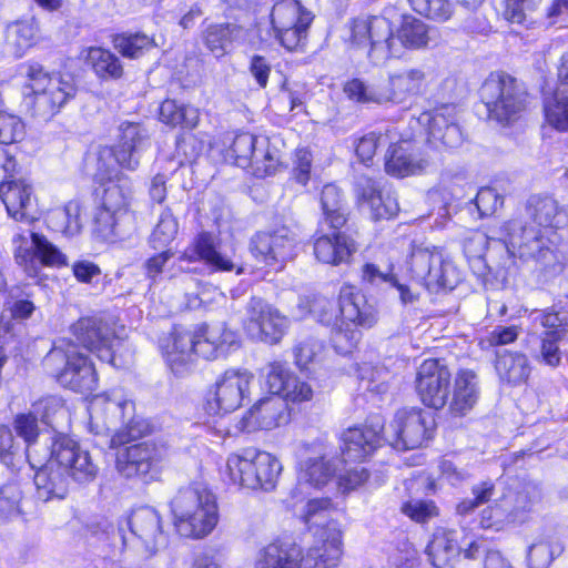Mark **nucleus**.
Masks as SVG:
<instances>
[{
    "instance_id": "obj_25",
    "label": "nucleus",
    "mask_w": 568,
    "mask_h": 568,
    "mask_svg": "<svg viewBox=\"0 0 568 568\" xmlns=\"http://www.w3.org/2000/svg\"><path fill=\"white\" fill-rule=\"evenodd\" d=\"M237 166L254 169L257 176L272 175L276 171L277 160L268 150V141L248 132L234 136L231 146Z\"/></svg>"
},
{
    "instance_id": "obj_3",
    "label": "nucleus",
    "mask_w": 568,
    "mask_h": 568,
    "mask_svg": "<svg viewBox=\"0 0 568 568\" xmlns=\"http://www.w3.org/2000/svg\"><path fill=\"white\" fill-rule=\"evenodd\" d=\"M19 70L26 79V89L31 90V108L37 116L52 118L78 92L74 78L69 73L48 72L37 62L22 63Z\"/></svg>"
},
{
    "instance_id": "obj_49",
    "label": "nucleus",
    "mask_w": 568,
    "mask_h": 568,
    "mask_svg": "<svg viewBox=\"0 0 568 568\" xmlns=\"http://www.w3.org/2000/svg\"><path fill=\"white\" fill-rule=\"evenodd\" d=\"M347 98L363 104L389 105L385 81L365 82L361 79H352L344 85Z\"/></svg>"
},
{
    "instance_id": "obj_53",
    "label": "nucleus",
    "mask_w": 568,
    "mask_h": 568,
    "mask_svg": "<svg viewBox=\"0 0 568 568\" xmlns=\"http://www.w3.org/2000/svg\"><path fill=\"white\" fill-rule=\"evenodd\" d=\"M85 59L101 79H119L123 74L120 60L109 50L99 47L89 48Z\"/></svg>"
},
{
    "instance_id": "obj_45",
    "label": "nucleus",
    "mask_w": 568,
    "mask_h": 568,
    "mask_svg": "<svg viewBox=\"0 0 568 568\" xmlns=\"http://www.w3.org/2000/svg\"><path fill=\"white\" fill-rule=\"evenodd\" d=\"M194 254L214 271H232L236 267L232 258L215 245L210 233H201L194 242V251L184 252L181 258L194 261Z\"/></svg>"
},
{
    "instance_id": "obj_47",
    "label": "nucleus",
    "mask_w": 568,
    "mask_h": 568,
    "mask_svg": "<svg viewBox=\"0 0 568 568\" xmlns=\"http://www.w3.org/2000/svg\"><path fill=\"white\" fill-rule=\"evenodd\" d=\"M240 29L232 23H207L202 30L205 48L216 58L226 54Z\"/></svg>"
},
{
    "instance_id": "obj_36",
    "label": "nucleus",
    "mask_w": 568,
    "mask_h": 568,
    "mask_svg": "<svg viewBox=\"0 0 568 568\" xmlns=\"http://www.w3.org/2000/svg\"><path fill=\"white\" fill-rule=\"evenodd\" d=\"M41 40V32L33 17L19 19L7 24L3 52L16 59L22 58Z\"/></svg>"
},
{
    "instance_id": "obj_18",
    "label": "nucleus",
    "mask_w": 568,
    "mask_h": 568,
    "mask_svg": "<svg viewBox=\"0 0 568 568\" xmlns=\"http://www.w3.org/2000/svg\"><path fill=\"white\" fill-rule=\"evenodd\" d=\"M151 145L150 136L145 128L136 122H122L119 125L118 142L111 149L101 151L105 162L113 159L115 166L128 171H135L140 165L141 154Z\"/></svg>"
},
{
    "instance_id": "obj_56",
    "label": "nucleus",
    "mask_w": 568,
    "mask_h": 568,
    "mask_svg": "<svg viewBox=\"0 0 568 568\" xmlns=\"http://www.w3.org/2000/svg\"><path fill=\"white\" fill-rule=\"evenodd\" d=\"M14 428L27 444L26 454L30 467L36 468L37 463H41V460H36L38 454L34 444L39 436L37 417L32 413L18 415L14 420Z\"/></svg>"
},
{
    "instance_id": "obj_4",
    "label": "nucleus",
    "mask_w": 568,
    "mask_h": 568,
    "mask_svg": "<svg viewBox=\"0 0 568 568\" xmlns=\"http://www.w3.org/2000/svg\"><path fill=\"white\" fill-rule=\"evenodd\" d=\"M338 314L337 316L333 312L332 343L337 353L347 355L361 339L362 334L357 327L374 326L378 320V311L355 286L343 285L338 294Z\"/></svg>"
},
{
    "instance_id": "obj_34",
    "label": "nucleus",
    "mask_w": 568,
    "mask_h": 568,
    "mask_svg": "<svg viewBox=\"0 0 568 568\" xmlns=\"http://www.w3.org/2000/svg\"><path fill=\"white\" fill-rule=\"evenodd\" d=\"M48 454L36 456L37 469L34 474V485L37 494L40 499L48 501L52 498L62 499L68 493L69 480L61 465L55 462L54 456L51 454L50 459L47 460Z\"/></svg>"
},
{
    "instance_id": "obj_42",
    "label": "nucleus",
    "mask_w": 568,
    "mask_h": 568,
    "mask_svg": "<svg viewBox=\"0 0 568 568\" xmlns=\"http://www.w3.org/2000/svg\"><path fill=\"white\" fill-rule=\"evenodd\" d=\"M503 499L514 525L529 520L531 513L541 500V490L532 484H526L517 489H508Z\"/></svg>"
},
{
    "instance_id": "obj_8",
    "label": "nucleus",
    "mask_w": 568,
    "mask_h": 568,
    "mask_svg": "<svg viewBox=\"0 0 568 568\" xmlns=\"http://www.w3.org/2000/svg\"><path fill=\"white\" fill-rule=\"evenodd\" d=\"M397 18L395 8H385L382 14L353 19L348 24L351 43L368 49L367 55L375 64L385 62L392 58V26Z\"/></svg>"
},
{
    "instance_id": "obj_31",
    "label": "nucleus",
    "mask_w": 568,
    "mask_h": 568,
    "mask_svg": "<svg viewBox=\"0 0 568 568\" xmlns=\"http://www.w3.org/2000/svg\"><path fill=\"white\" fill-rule=\"evenodd\" d=\"M95 178L101 183L109 182V185L104 189L101 206L113 210L118 214L130 216L128 205L131 199V183L119 166L105 162L101 156L98 161Z\"/></svg>"
},
{
    "instance_id": "obj_63",
    "label": "nucleus",
    "mask_w": 568,
    "mask_h": 568,
    "mask_svg": "<svg viewBox=\"0 0 568 568\" xmlns=\"http://www.w3.org/2000/svg\"><path fill=\"white\" fill-rule=\"evenodd\" d=\"M479 524L485 529L495 530H501L507 525L513 524L503 497L481 511Z\"/></svg>"
},
{
    "instance_id": "obj_7",
    "label": "nucleus",
    "mask_w": 568,
    "mask_h": 568,
    "mask_svg": "<svg viewBox=\"0 0 568 568\" xmlns=\"http://www.w3.org/2000/svg\"><path fill=\"white\" fill-rule=\"evenodd\" d=\"M480 98L491 119L509 124L525 111L528 95L511 75L491 73L480 88Z\"/></svg>"
},
{
    "instance_id": "obj_10",
    "label": "nucleus",
    "mask_w": 568,
    "mask_h": 568,
    "mask_svg": "<svg viewBox=\"0 0 568 568\" xmlns=\"http://www.w3.org/2000/svg\"><path fill=\"white\" fill-rule=\"evenodd\" d=\"M434 414L422 408H402L385 427L383 438L398 450L415 449L427 443L435 430Z\"/></svg>"
},
{
    "instance_id": "obj_54",
    "label": "nucleus",
    "mask_w": 568,
    "mask_h": 568,
    "mask_svg": "<svg viewBox=\"0 0 568 568\" xmlns=\"http://www.w3.org/2000/svg\"><path fill=\"white\" fill-rule=\"evenodd\" d=\"M544 113L547 123L562 132L568 131V91L558 89L544 102Z\"/></svg>"
},
{
    "instance_id": "obj_60",
    "label": "nucleus",
    "mask_w": 568,
    "mask_h": 568,
    "mask_svg": "<svg viewBox=\"0 0 568 568\" xmlns=\"http://www.w3.org/2000/svg\"><path fill=\"white\" fill-rule=\"evenodd\" d=\"M396 138V132L393 130H386L385 132L373 131L363 135L356 144V154L361 161L365 164L371 162L376 153V150L381 146L392 143Z\"/></svg>"
},
{
    "instance_id": "obj_59",
    "label": "nucleus",
    "mask_w": 568,
    "mask_h": 568,
    "mask_svg": "<svg viewBox=\"0 0 568 568\" xmlns=\"http://www.w3.org/2000/svg\"><path fill=\"white\" fill-rule=\"evenodd\" d=\"M562 552V546L552 539H541L528 549L529 568H548L556 556Z\"/></svg>"
},
{
    "instance_id": "obj_46",
    "label": "nucleus",
    "mask_w": 568,
    "mask_h": 568,
    "mask_svg": "<svg viewBox=\"0 0 568 568\" xmlns=\"http://www.w3.org/2000/svg\"><path fill=\"white\" fill-rule=\"evenodd\" d=\"M495 368L499 378L509 385L526 383L531 369L525 354L507 351L497 354Z\"/></svg>"
},
{
    "instance_id": "obj_39",
    "label": "nucleus",
    "mask_w": 568,
    "mask_h": 568,
    "mask_svg": "<svg viewBox=\"0 0 568 568\" xmlns=\"http://www.w3.org/2000/svg\"><path fill=\"white\" fill-rule=\"evenodd\" d=\"M0 199L9 216L17 221L30 217L33 207V190L24 180H6L0 183Z\"/></svg>"
},
{
    "instance_id": "obj_14",
    "label": "nucleus",
    "mask_w": 568,
    "mask_h": 568,
    "mask_svg": "<svg viewBox=\"0 0 568 568\" xmlns=\"http://www.w3.org/2000/svg\"><path fill=\"white\" fill-rule=\"evenodd\" d=\"M297 234L288 226L257 232L251 240L253 256L274 271H281L297 254Z\"/></svg>"
},
{
    "instance_id": "obj_35",
    "label": "nucleus",
    "mask_w": 568,
    "mask_h": 568,
    "mask_svg": "<svg viewBox=\"0 0 568 568\" xmlns=\"http://www.w3.org/2000/svg\"><path fill=\"white\" fill-rule=\"evenodd\" d=\"M358 194L375 220L393 217L399 211L397 197L386 182L363 178L358 182Z\"/></svg>"
},
{
    "instance_id": "obj_12",
    "label": "nucleus",
    "mask_w": 568,
    "mask_h": 568,
    "mask_svg": "<svg viewBox=\"0 0 568 568\" xmlns=\"http://www.w3.org/2000/svg\"><path fill=\"white\" fill-rule=\"evenodd\" d=\"M254 374L246 368H229L219 375L204 399V409L209 415L234 412L244 398L250 396Z\"/></svg>"
},
{
    "instance_id": "obj_5",
    "label": "nucleus",
    "mask_w": 568,
    "mask_h": 568,
    "mask_svg": "<svg viewBox=\"0 0 568 568\" xmlns=\"http://www.w3.org/2000/svg\"><path fill=\"white\" fill-rule=\"evenodd\" d=\"M171 510L178 532L186 538L206 537L219 521L215 496L201 484L180 489L171 501Z\"/></svg>"
},
{
    "instance_id": "obj_28",
    "label": "nucleus",
    "mask_w": 568,
    "mask_h": 568,
    "mask_svg": "<svg viewBox=\"0 0 568 568\" xmlns=\"http://www.w3.org/2000/svg\"><path fill=\"white\" fill-rule=\"evenodd\" d=\"M290 414L286 403L274 394L258 399L242 416L239 429L246 433L270 430L288 422Z\"/></svg>"
},
{
    "instance_id": "obj_64",
    "label": "nucleus",
    "mask_w": 568,
    "mask_h": 568,
    "mask_svg": "<svg viewBox=\"0 0 568 568\" xmlns=\"http://www.w3.org/2000/svg\"><path fill=\"white\" fill-rule=\"evenodd\" d=\"M26 128L23 121L12 113L0 111V143L12 144L21 141Z\"/></svg>"
},
{
    "instance_id": "obj_61",
    "label": "nucleus",
    "mask_w": 568,
    "mask_h": 568,
    "mask_svg": "<svg viewBox=\"0 0 568 568\" xmlns=\"http://www.w3.org/2000/svg\"><path fill=\"white\" fill-rule=\"evenodd\" d=\"M178 233V222L170 210H164L158 220L156 225L150 236V242L154 248L166 246Z\"/></svg>"
},
{
    "instance_id": "obj_9",
    "label": "nucleus",
    "mask_w": 568,
    "mask_h": 568,
    "mask_svg": "<svg viewBox=\"0 0 568 568\" xmlns=\"http://www.w3.org/2000/svg\"><path fill=\"white\" fill-rule=\"evenodd\" d=\"M63 362V368L57 374V381L63 387L81 394L97 389L95 369L87 355L70 341L60 339L45 357L47 365Z\"/></svg>"
},
{
    "instance_id": "obj_38",
    "label": "nucleus",
    "mask_w": 568,
    "mask_h": 568,
    "mask_svg": "<svg viewBox=\"0 0 568 568\" xmlns=\"http://www.w3.org/2000/svg\"><path fill=\"white\" fill-rule=\"evenodd\" d=\"M329 536L326 539H317L307 550L305 556H301V568H335L342 557V530L332 524Z\"/></svg>"
},
{
    "instance_id": "obj_24",
    "label": "nucleus",
    "mask_w": 568,
    "mask_h": 568,
    "mask_svg": "<svg viewBox=\"0 0 568 568\" xmlns=\"http://www.w3.org/2000/svg\"><path fill=\"white\" fill-rule=\"evenodd\" d=\"M384 81L388 103L399 105L426 95L430 89L432 74L423 67H410L388 73Z\"/></svg>"
},
{
    "instance_id": "obj_30",
    "label": "nucleus",
    "mask_w": 568,
    "mask_h": 568,
    "mask_svg": "<svg viewBox=\"0 0 568 568\" xmlns=\"http://www.w3.org/2000/svg\"><path fill=\"white\" fill-rule=\"evenodd\" d=\"M160 349L169 368L179 376L190 372L197 356L194 334L180 327L160 339Z\"/></svg>"
},
{
    "instance_id": "obj_21",
    "label": "nucleus",
    "mask_w": 568,
    "mask_h": 568,
    "mask_svg": "<svg viewBox=\"0 0 568 568\" xmlns=\"http://www.w3.org/2000/svg\"><path fill=\"white\" fill-rule=\"evenodd\" d=\"M416 123L425 131L426 142L435 149L456 148L463 141L454 105H442L423 112Z\"/></svg>"
},
{
    "instance_id": "obj_23",
    "label": "nucleus",
    "mask_w": 568,
    "mask_h": 568,
    "mask_svg": "<svg viewBox=\"0 0 568 568\" xmlns=\"http://www.w3.org/2000/svg\"><path fill=\"white\" fill-rule=\"evenodd\" d=\"M450 372L439 359H425L417 371L416 389L422 402L432 408H443L448 399Z\"/></svg>"
},
{
    "instance_id": "obj_43",
    "label": "nucleus",
    "mask_w": 568,
    "mask_h": 568,
    "mask_svg": "<svg viewBox=\"0 0 568 568\" xmlns=\"http://www.w3.org/2000/svg\"><path fill=\"white\" fill-rule=\"evenodd\" d=\"M301 552L290 544L273 541L260 548L254 568H301Z\"/></svg>"
},
{
    "instance_id": "obj_55",
    "label": "nucleus",
    "mask_w": 568,
    "mask_h": 568,
    "mask_svg": "<svg viewBox=\"0 0 568 568\" xmlns=\"http://www.w3.org/2000/svg\"><path fill=\"white\" fill-rule=\"evenodd\" d=\"M130 219L131 216L100 206L94 214L93 233L104 241H111L121 235L123 224Z\"/></svg>"
},
{
    "instance_id": "obj_15",
    "label": "nucleus",
    "mask_w": 568,
    "mask_h": 568,
    "mask_svg": "<svg viewBox=\"0 0 568 568\" xmlns=\"http://www.w3.org/2000/svg\"><path fill=\"white\" fill-rule=\"evenodd\" d=\"M271 21L281 44L292 51L303 45L313 14L297 0H281L273 6Z\"/></svg>"
},
{
    "instance_id": "obj_62",
    "label": "nucleus",
    "mask_w": 568,
    "mask_h": 568,
    "mask_svg": "<svg viewBox=\"0 0 568 568\" xmlns=\"http://www.w3.org/2000/svg\"><path fill=\"white\" fill-rule=\"evenodd\" d=\"M362 384L367 392L384 395L390 389V373L385 368L364 367L361 371Z\"/></svg>"
},
{
    "instance_id": "obj_57",
    "label": "nucleus",
    "mask_w": 568,
    "mask_h": 568,
    "mask_svg": "<svg viewBox=\"0 0 568 568\" xmlns=\"http://www.w3.org/2000/svg\"><path fill=\"white\" fill-rule=\"evenodd\" d=\"M113 43L123 57L130 59L140 58L155 45L153 39L143 33L118 34Z\"/></svg>"
},
{
    "instance_id": "obj_6",
    "label": "nucleus",
    "mask_w": 568,
    "mask_h": 568,
    "mask_svg": "<svg viewBox=\"0 0 568 568\" xmlns=\"http://www.w3.org/2000/svg\"><path fill=\"white\" fill-rule=\"evenodd\" d=\"M282 470L281 460L265 450L244 449L231 454L226 460V474L231 483L251 489L273 490Z\"/></svg>"
},
{
    "instance_id": "obj_52",
    "label": "nucleus",
    "mask_w": 568,
    "mask_h": 568,
    "mask_svg": "<svg viewBox=\"0 0 568 568\" xmlns=\"http://www.w3.org/2000/svg\"><path fill=\"white\" fill-rule=\"evenodd\" d=\"M321 205L324 221L334 230H339L346 223L343 195L335 184H326L321 193Z\"/></svg>"
},
{
    "instance_id": "obj_16",
    "label": "nucleus",
    "mask_w": 568,
    "mask_h": 568,
    "mask_svg": "<svg viewBox=\"0 0 568 568\" xmlns=\"http://www.w3.org/2000/svg\"><path fill=\"white\" fill-rule=\"evenodd\" d=\"M483 541L475 540L464 529L439 528L427 546V555L435 568H454L463 550L466 558H476Z\"/></svg>"
},
{
    "instance_id": "obj_1",
    "label": "nucleus",
    "mask_w": 568,
    "mask_h": 568,
    "mask_svg": "<svg viewBox=\"0 0 568 568\" xmlns=\"http://www.w3.org/2000/svg\"><path fill=\"white\" fill-rule=\"evenodd\" d=\"M527 212L536 226H528L521 219L504 222L487 234H475L471 242L487 245L490 254L503 251L507 260L534 261L541 267L560 272L566 255L560 250V236L554 231L565 221L558 202L551 196L531 195Z\"/></svg>"
},
{
    "instance_id": "obj_48",
    "label": "nucleus",
    "mask_w": 568,
    "mask_h": 568,
    "mask_svg": "<svg viewBox=\"0 0 568 568\" xmlns=\"http://www.w3.org/2000/svg\"><path fill=\"white\" fill-rule=\"evenodd\" d=\"M334 511L335 507L329 498H314L305 504L301 517L310 528L321 527L323 531L320 534L318 539H326L331 534L329 528L332 524H335L339 529L336 521L329 520Z\"/></svg>"
},
{
    "instance_id": "obj_40",
    "label": "nucleus",
    "mask_w": 568,
    "mask_h": 568,
    "mask_svg": "<svg viewBox=\"0 0 568 568\" xmlns=\"http://www.w3.org/2000/svg\"><path fill=\"white\" fill-rule=\"evenodd\" d=\"M355 252V241L342 232L332 235L323 234L314 241V255L317 261L324 264L339 265L348 263Z\"/></svg>"
},
{
    "instance_id": "obj_58",
    "label": "nucleus",
    "mask_w": 568,
    "mask_h": 568,
    "mask_svg": "<svg viewBox=\"0 0 568 568\" xmlns=\"http://www.w3.org/2000/svg\"><path fill=\"white\" fill-rule=\"evenodd\" d=\"M32 258L37 257L45 266L60 267L67 265L65 255L42 234L31 232Z\"/></svg>"
},
{
    "instance_id": "obj_26",
    "label": "nucleus",
    "mask_w": 568,
    "mask_h": 568,
    "mask_svg": "<svg viewBox=\"0 0 568 568\" xmlns=\"http://www.w3.org/2000/svg\"><path fill=\"white\" fill-rule=\"evenodd\" d=\"M165 453L153 443L143 442L118 452L116 469L124 477L142 476L154 478L161 468Z\"/></svg>"
},
{
    "instance_id": "obj_27",
    "label": "nucleus",
    "mask_w": 568,
    "mask_h": 568,
    "mask_svg": "<svg viewBox=\"0 0 568 568\" xmlns=\"http://www.w3.org/2000/svg\"><path fill=\"white\" fill-rule=\"evenodd\" d=\"M192 334L197 356L209 361L226 356L240 347L237 332L225 323L202 324Z\"/></svg>"
},
{
    "instance_id": "obj_19",
    "label": "nucleus",
    "mask_w": 568,
    "mask_h": 568,
    "mask_svg": "<svg viewBox=\"0 0 568 568\" xmlns=\"http://www.w3.org/2000/svg\"><path fill=\"white\" fill-rule=\"evenodd\" d=\"M298 473L300 483L310 484L321 488L325 486L338 471L344 463L338 459L333 449L324 442L317 440L304 444Z\"/></svg>"
},
{
    "instance_id": "obj_37",
    "label": "nucleus",
    "mask_w": 568,
    "mask_h": 568,
    "mask_svg": "<svg viewBox=\"0 0 568 568\" xmlns=\"http://www.w3.org/2000/svg\"><path fill=\"white\" fill-rule=\"evenodd\" d=\"M428 161L416 153L410 142L390 143L385 156V171L396 178H405L422 173Z\"/></svg>"
},
{
    "instance_id": "obj_17",
    "label": "nucleus",
    "mask_w": 568,
    "mask_h": 568,
    "mask_svg": "<svg viewBox=\"0 0 568 568\" xmlns=\"http://www.w3.org/2000/svg\"><path fill=\"white\" fill-rule=\"evenodd\" d=\"M70 332L83 348L95 353L101 361L120 366L114 349L119 338L106 322L98 317H81L71 325Z\"/></svg>"
},
{
    "instance_id": "obj_13",
    "label": "nucleus",
    "mask_w": 568,
    "mask_h": 568,
    "mask_svg": "<svg viewBox=\"0 0 568 568\" xmlns=\"http://www.w3.org/2000/svg\"><path fill=\"white\" fill-rule=\"evenodd\" d=\"M126 525L130 538L119 530L123 549L131 548L134 552L150 557L164 548L166 535L162 529L159 513L151 507H141L132 511Z\"/></svg>"
},
{
    "instance_id": "obj_11",
    "label": "nucleus",
    "mask_w": 568,
    "mask_h": 568,
    "mask_svg": "<svg viewBox=\"0 0 568 568\" xmlns=\"http://www.w3.org/2000/svg\"><path fill=\"white\" fill-rule=\"evenodd\" d=\"M407 263L413 278L422 282L428 288H453L457 283L456 268L440 246L426 242H414Z\"/></svg>"
},
{
    "instance_id": "obj_41",
    "label": "nucleus",
    "mask_w": 568,
    "mask_h": 568,
    "mask_svg": "<svg viewBox=\"0 0 568 568\" xmlns=\"http://www.w3.org/2000/svg\"><path fill=\"white\" fill-rule=\"evenodd\" d=\"M173 285L183 293L184 305L191 310L224 300L223 293L216 286L200 282L189 271L182 273Z\"/></svg>"
},
{
    "instance_id": "obj_29",
    "label": "nucleus",
    "mask_w": 568,
    "mask_h": 568,
    "mask_svg": "<svg viewBox=\"0 0 568 568\" xmlns=\"http://www.w3.org/2000/svg\"><path fill=\"white\" fill-rule=\"evenodd\" d=\"M265 383L268 390L284 403H302L313 398L311 385L295 376L281 362H272L265 367Z\"/></svg>"
},
{
    "instance_id": "obj_44",
    "label": "nucleus",
    "mask_w": 568,
    "mask_h": 568,
    "mask_svg": "<svg viewBox=\"0 0 568 568\" xmlns=\"http://www.w3.org/2000/svg\"><path fill=\"white\" fill-rule=\"evenodd\" d=\"M477 375L470 369H460L455 377L449 408L454 414L465 415L479 398Z\"/></svg>"
},
{
    "instance_id": "obj_32",
    "label": "nucleus",
    "mask_w": 568,
    "mask_h": 568,
    "mask_svg": "<svg viewBox=\"0 0 568 568\" xmlns=\"http://www.w3.org/2000/svg\"><path fill=\"white\" fill-rule=\"evenodd\" d=\"M382 432L383 424L379 419H374L363 427H351L343 432L341 436L343 462H362L372 455L384 439L381 436Z\"/></svg>"
},
{
    "instance_id": "obj_2",
    "label": "nucleus",
    "mask_w": 568,
    "mask_h": 568,
    "mask_svg": "<svg viewBox=\"0 0 568 568\" xmlns=\"http://www.w3.org/2000/svg\"><path fill=\"white\" fill-rule=\"evenodd\" d=\"M134 403L120 389L95 395L89 405L90 429L94 434L114 432L111 447L143 436L148 426L135 418Z\"/></svg>"
},
{
    "instance_id": "obj_22",
    "label": "nucleus",
    "mask_w": 568,
    "mask_h": 568,
    "mask_svg": "<svg viewBox=\"0 0 568 568\" xmlns=\"http://www.w3.org/2000/svg\"><path fill=\"white\" fill-rule=\"evenodd\" d=\"M52 455L68 477L78 484L92 483L100 470L91 454L67 436H59L52 443Z\"/></svg>"
},
{
    "instance_id": "obj_50",
    "label": "nucleus",
    "mask_w": 568,
    "mask_h": 568,
    "mask_svg": "<svg viewBox=\"0 0 568 568\" xmlns=\"http://www.w3.org/2000/svg\"><path fill=\"white\" fill-rule=\"evenodd\" d=\"M45 222L48 227L54 232L74 235L81 229L79 202L70 201L63 207L50 210Z\"/></svg>"
},
{
    "instance_id": "obj_33",
    "label": "nucleus",
    "mask_w": 568,
    "mask_h": 568,
    "mask_svg": "<svg viewBox=\"0 0 568 568\" xmlns=\"http://www.w3.org/2000/svg\"><path fill=\"white\" fill-rule=\"evenodd\" d=\"M430 28L422 20L398 12L396 23L392 26V58L399 57L404 49L418 50L428 45L432 39Z\"/></svg>"
},
{
    "instance_id": "obj_51",
    "label": "nucleus",
    "mask_w": 568,
    "mask_h": 568,
    "mask_svg": "<svg viewBox=\"0 0 568 568\" xmlns=\"http://www.w3.org/2000/svg\"><path fill=\"white\" fill-rule=\"evenodd\" d=\"M160 120L171 126L181 125L194 129L200 120V110L190 104H180L175 100H165L160 106Z\"/></svg>"
},
{
    "instance_id": "obj_20",
    "label": "nucleus",
    "mask_w": 568,
    "mask_h": 568,
    "mask_svg": "<svg viewBox=\"0 0 568 568\" xmlns=\"http://www.w3.org/2000/svg\"><path fill=\"white\" fill-rule=\"evenodd\" d=\"M245 329L256 341L278 343L288 326V320L258 297H252L246 307Z\"/></svg>"
}]
</instances>
